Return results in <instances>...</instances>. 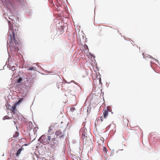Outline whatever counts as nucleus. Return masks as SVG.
<instances>
[{
	"instance_id": "ddd939ff",
	"label": "nucleus",
	"mask_w": 160,
	"mask_h": 160,
	"mask_svg": "<svg viewBox=\"0 0 160 160\" xmlns=\"http://www.w3.org/2000/svg\"><path fill=\"white\" fill-rule=\"evenodd\" d=\"M23 99V98L20 99L17 102L14 103L15 104H16V105H17L18 104H19L22 102V100Z\"/></svg>"
},
{
	"instance_id": "2eb2a0df",
	"label": "nucleus",
	"mask_w": 160,
	"mask_h": 160,
	"mask_svg": "<svg viewBox=\"0 0 160 160\" xmlns=\"http://www.w3.org/2000/svg\"><path fill=\"white\" fill-rule=\"evenodd\" d=\"M34 69V68L33 67H31L27 69L28 70H32Z\"/></svg>"
},
{
	"instance_id": "4468645a",
	"label": "nucleus",
	"mask_w": 160,
	"mask_h": 160,
	"mask_svg": "<svg viewBox=\"0 0 160 160\" xmlns=\"http://www.w3.org/2000/svg\"><path fill=\"white\" fill-rule=\"evenodd\" d=\"M23 99V98L20 99L17 102L14 103L15 104H16V105H17L18 104H19L22 102V100Z\"/></svg>"
},
{
	"instance_id": "dca6fc26",
	"label": "nucleus",
	"mask_w": 160,
	"mask_h": 160,
	"mask_svg": "<svg viewBox=\"0 0 160 160\" xmlns=\"http://www.w3.org/2000/svg\"><path fill=\"white\" fill-rule=\"evenodd\" d=\"M103 151L104 152H105L107 154V150L106 149V148L105 147H103Z\"/></svg>"
},
{
	"instance_id": "a211bd4d",
	"label": "nucleus",
	"mask_w": 160,
	"mask_h": 160,
	"mask_svg": "<svg viewBox=\"0 0 160 160\" xmlns=\"http://www.w3.org/2000/svg\"><path fill=\"white\" fill-rule=\"evenodd\" d=\"M22 78H19V79L18 80V82L19 83L20 82L22 81Z\"/></svg>"
},
{
	"instance_id": "f8f14e48",
	"label": "nucleus",
	"mask_w": 160,
	"mask_h": 160,
	"mask_svg": "<svg viewBox=\"0 0 160 160\" xmlns=\"http://www.w3.org/2000/svg\"><path fill=\"white\" fill-rule=\"evenodd\" d=\"M14 117V116H13L12 115L11 117H9L8 116H5L4 117L3 119H12Z\"/></svg>"
},
{
	"instance_id": "39448f33",
	"label": "nucleus",
	"mask_w": 160,
	"mask_h": 160,
	"mask_svg": "<svg viewBox=\"0 0 160 160\" xmlns=\"http://www.w3.org/2000/svg\"><path fill=\"white\" fill-rule=\"evenodd\" d=\"M109 107H107L106 108H104L103 111V115L101 116L100 118V119L101 122L103 121V119H105L107 118L108 116V112H109Z\"/></svg>"
},
{
	"instance_id": "20e7f679",
	"label": "nucleus",
	"mask_w": 160,
	"mask_h": 160,
	"mask_svg": "<svg viewBox=\"0 0 160 160\" xmlns=\"http://www.w3.org/2000/svg\"><path fill=\"white\" fill-rule=\"evenodd\" d=\"M57 86L58 88H60L61 86L62 89L65 91H67L68 90L69 87L67 84L60 82L57 84Z\"/></svg>"
},
{
	"instance_id": "f3484780",
	"label": "nucleus",
	"mask_w": 160,
	"mask_h": 160,
	"mask_svg": "<svg viewBox=\"0 0 160 160\" xmlns=\"http://www.w3.org/2000/svg\"><path fill=\"white\" fill-rule=\"evenodd\" d=\"M135 131L134 130L130 129L129 130V131H128V132H134Z\"/></svg>"
},
{
	"instance_id": "0eeeda50",
	"label": "nucleus",
	"mask_w": 160,
	"mask_h": 160,
	"mask_svg": "<svg viewBox=\"0 0 160 160\" xmlns=\"http://www.w3.org/2000/svg\"><path fill=\"white\" fill-rule=\"evenodd\" d=\"M16 104L14 103L10 109L11 112L12 113H12L13 115H16L15 111L17 110L16 107L17 106Z\"/></svg>"
},
{
	"instance_id": "aec40b11",
	"label": "nucleus",
	"mask_w": 160,
	"mask_h": 160,
	"mask_svg": "<svg viewBox=\"0 0 160 160\" xmlns=\"http://www.w3.org/2000/svg\"><path fill=\"white\" fill-rule=\"evenodd\" d=\"M13 122H14V123L15 124H16V122L15 121H13Z\"/></svg>"
},
{
	"instance_id": "423d86ee",
	"label": "nucleus",
	"mask_w": 160,
	"mask_h": 160,
	"mask_svg": "<svg viewBox=\"0 0 160 160\" xmlns=\"http://www.w3.org/2000/svg\"><path fill=\"white\" fill-rule=\"evenodd\" d=\"M87 130L85 128H81L80 131V133L82 134L81 138L83 140L87 138Z\"/></svg>"
},
{
	"instance_id": "6ab92c4d",
	"label": "nucleus",
	"mask_w": 160,
	"mask_h": 160,
	"mask_svg": "<svg viewBox=\"0 0 160 160\" xmlns=\"http://www.w3.org/2000/svg\"><path fill=\"white\" fill-rule=\"evenodd\" d=\"M71 109L72 110H74L75 109V108H71Z\"/></svg>"
},
{
	"instance_id": "7ed1b4c3",
	"label": "nucleus",
	"mask_w": 160,
	"mask_h": 160,
	"mask_svg": "<svg viewBox=\"0 0 160 160\" xmlns=\"http://www.w3.org/2000/svg\"><path fill=\"white\" fill-rule=\"evenodd\" d=\"M55 133L56 138H58L59 139L61 140L64 138L65 136L64 130L58 129L55 132Z\"/></svg>"
},
{
	"instance_id": "f257e3e1",
	"label": "nucleus",
	"mask_w": 160,
	"mask_h": 160,
	"mask_svg": "<svg viewBox=\"0 0 160 160\" xmlns=\"http://www.w3.org/2000/svg\"><path fill=\"white\" fill-rule=\"evenodd\" d=\"M51 135L48 134L43 135L40 138V142L44 145L50 144L51 146L56 147L59 143L58 141L54 136L51 138Z\"/></svg>"
},
{
	"instance_id": "1a4fd4ad",
	"label": "nucleus",
	"mask_w": 160,
	"mask_h": 160,
	"mask_svg": "<svg viewBox=\"0 0 160 160\" xmlns=\"http://www.w3.org/2000/svg\"><path fill=\"white\" fill-rule=\"evenodd\" d=\"M104 139L103 138H99L98 139L97 143L100 145L102 144L104 142Z\"/></svg>"
},
{
	"instance_id": "412c9836",
	"label": "nucleus",
	"mask_w": 160,
	"mask_h": 160,
	"mask_svg": "<svg viewBox=\"0 0 160 160\" xmlns=\"http://www.w3.org/2000/svg\"><path fill=\"white\" fill-rule=\"evenodd\" d=\"M150 56V58H152V56Z\"/></svg>"
},
{
	"instance_id": "9b49d317",
	"label": "nucleus",
	"mask_w": 160,
	"mask_h": 160,
	"mask_svg": "<svg viewBox=\"0 0 160 160\" xmlns=\"http://www.w3.org/2000/svg\"><path fill=\"white\" fill-rule=\"evenodd\" d=\"M19 135V133L18 132H16L15 133L13 134V138H14L15 139L17 138L18 137Z\"/></svg>"
},
{
	"instance_id": "f03ea898",
	"label": "nucleus",
	"mask_w": 160,
	"mask_h": 160,
	"mask_svg": "<svg viewBox=\"0 0 160 160\" xmlns=\"http://www.w3.org/2000/svg\"><path fill=\"white\" fill-rule=\"evenodd\" d=\"M9 29V35L8 38V39L10 40V44L11 45L12 44H13V43L16 42L15 36V33L12 27H10Z\"/></svg>"
},
{
	"instance_id": "6e6552de",
	"label": "nucleus",
	"mask_w": 160,
	"mask_h": 160,
	"mask_svg": "<svg viewBox=\"0 0 160 160\" xmlns=\"http://www.w3.org/2000/svg\"><path fill=\"white\" fill-rule=\"evenodd\" d=\"M54 128V125H52L51 126L49 127V129L48 130V134L51 135L52 134L54 133V132L52 131Z\"/></svg>"
},
{
	"instance_id": "9d476101",
	"label": "nucleus",
	"mask_w": 160,
	"mask_h": 160,
	"mask_svg": "<svg viewBox=\"0 0 160 160\" xmlns=\"http://www.w3.org/2000/svg\"><path fill=\"white\" fill-rule=\"evenodd\" d=\"M23 150V148H20L18 150L17 152L16 153V156H18L20 154L21 151Z\"/></svg>"
}]
</instances>
